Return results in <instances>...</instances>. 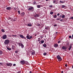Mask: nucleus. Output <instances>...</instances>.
I'll return each instance as SVG.
<instances>
[{
  "mask_svg": "<svg viewBox=\"0 0 73 73\" xmlns=\"http://www.w3.org/2000/svg\"><path fill=\"white\" fill-rule=\"evenodd\" d=\"M60 17H62V15H60Z\"/></svg>",
  "mask_w": 73,
  "mask_h": 73,
  "instance_id": "680f3d73",
  "label": "nucleus"
},
{
  "mask_svg": "<svg viewBox=\"0 0 73 73\" xmlns=\"http://www.w3.org/2000/svg\"><path fill=\"white\" fill-rule=\"evenodd\" d=\"M60 2L61 3H64V1H60Z\"/></svg>",
  "mask_w": 73,
  "mask_h": 73,
  "instance_id": "e433bc0d",
  "label": "nucleus"
},
{
  "mask_svg": "<svg viewBox=\"0 0 73 73\" xmlns=\"http://www.w3.org/2000/svg\"><path fill=\"white\" fill-rule=\"evenodd\" d=\"M29 73V72L28 71H26V73Z\"/></svg>",
  "mask_w": 73,
  "mask_h": 73,
  "instance_id": "603ef678",
  "label": "nucleus"
},
{
  "mask_svg": "<svg viewBox=\"0 0 73 73\" xmlns=\"http://www.w3.org/2000/svg\"><path fill=\"white\" fill-rule=\"evenodd\" d=\"M21 45L22 48H23L24 47V45H23V44L22 43H21Z\"/></svg>",
  "mask_w": 73,
  "mask_h": 73,
  "instance_id": "f8f14e48",
  "label": "nucleus"
},
{
  "mask_svg": "<svg viewBox=\"0 0 73 73\" xmlns=\"http://www.w3.org/2000/svg\"><path fill=\"white\" fill-rule=\"evenodd\" d=\"M57 16H58L60 15V14H59V13H58L57 14Z\"/></svg>",
  "mask_w": 73,
  "mask_h": 73,
  "instance_id": "8fccbe9b",
  "label": "nucleus"
},
{
  "mask_svg": "<svg viewBox=\"0 0 73 73\" xmlns=\"http://www.w3.org/2000/svg\"><path fill=\"white\" fill-rule=\"evenodd\" d=\"M62 49L64 50H66V47L65 46H63L62 47Z\"/></svg>",
  "mask_w": 73,
  "mask_h": 73,
  "instance_id": "9d476101",
  "label": "nucleus"
},
{
  "mask_svg": "<svg viewBox=\"0 0 73 73\" xmlns=\"http://www.w3.org/2000/svg\"><path fill=\"white\" fill-rule=\"evenodd\" d=\"M18 12L19 15H20V11H18Z\"/></svg>",
  "mask_w": 73,
  "mask_h": 73,
  "instance_id": "473e14b6",
  "label": "nucleus"
},
{
  "mask_svg": "<svg viewBox=\"0 0 73 73\" xmlns=\"http://www.w3.org/2000/svg\"><path fill=\"white\" fill-rule=\"evenodd\" d=\"M71 39H73V34L72 35V37L71 38Z\"/></svg>",
  "mask_w": 73,
  "mask_h": 73,
  "instance_id": "a18cd8bd",
  "label": "nucleus"
},
{
  "mask_svg": "<svg viewBox=\"0 0 73 73\" xmlns=\"http://www.w3.org/2000/svg\"><path fill=\"white\" fill-rule=\"evenodd\" d=\"M6 38H7V35H4V36H3L2 37V38L3 39H6Z\"/></svg>",
  "mask_w": 73,
  "mask_h": 73,
  "instance_id": "0eeeda50",
  "label": "nucleus"
},
{
  "mask_svg": "<svg viewBox=\"0 0 73 73\" xmlns=\"http://www.w3.org/2000/svg\"><path fill=\"white\" fill-rule=\"evenodd\" d=\"M41 44H43V43H44V40H41Z\"/></svg>",
  "mask_w": 73,
  "mask_h": 73,
  "instance_id": "bb28decb",
  "label": "nucleus"
},
{
  "mask_svg": "<svg viewBox=\"0 0 73 73\" xmlns=\"http://www.w3.org/2000/svg\"><path fill=\"white\" fill-rule=\"evenodd\" d=\"M9 19H11V17H9Z\"/></svg>",
  "mask_w": 73,
  "mask_h": 73,
  "instance_id": "0e129e2a",
  "label": "nucleus"
},
{
  "mask_svg": "<svg viewBox=\"0 0 73 73\" xmlns=\"http://www.w3.org/2000/svg\"><path fill=\"white\" fill-rule=\"evenodd\" d=\"M24 15H25V13L23 12L21 13V16H24Z\"/></svg>",
  "mask_w": 73,
  "mask_h": 73,
  "instance_id": "2eb2a0df",
  "label": "nucleus"
},
{
  "mask_svg": "<svg viewBox=\"0 0 73 73\" xmlns=\"http://www.w3.org/2000/svg\"><path fill=\"white\" fill-rule=\"evenodd\" d=\"M65 66H66V67H67V66H68V64H65Z\"/></svg>",
  "mask_w": 73,
  "mask_h": 73,
  "instance_id": "3c124183",
  "label": "nucleus"
},
{
  "mask_svg": "<svg viewBox=\"0 0 73 73\" xmlns=\"http://www.w3.org/2000/svg\"><path fill=\"white\" fill-rule=\"evenodd\" d=\"M54 27H57V25H54Z\"/></svg>",
  "mask_w": 73,
  "mask_h": 73,
  "instance_id": "a19ab883",
  "label": "nucleus"
},
{
  "mask_svg": "<svg viewBox=\"0 0 73 73\" xmlns=\"http://www.w3.org/2000/svg\"><path fill=\"white\" fill-rule=\"evenodd\" d=\"M57 15H55L54 16V18H56V17H57Z\"/></svg>",
  "mask_w": 73,
  "mask_h": 73,
  "instance_id": "a878e982",
  "label": "nucleus"
},
{
  "mask_svg": "<svg viewBox=\"0 0 73 73\" xmlns=\"http://www.w3.org/2000/svg\"><path fill=\"white\" fill-rule=\"evenodd\" d=\"M31 54L32 55H34L35 54V51H34V52H33Z\"/></svg>",
  "mask_w": 73,
  "mask_h": 73,
  "instance_id": "dca6fc26",
  "label": "nucleus"
},
{
  "mask_svg": "<svg viewBox=\"0 0 73 73\" xmlns=\"http://www.w3.org/2000/svg\"><path fill=\"white\" fill-rule=\"evenodd\" d=\"M20 62V63L21 64H22V65H23V64H25V61L24 60H21Z\"/></svg>",
  "mask_w": 73,
  "mask_h": 73,
  "instance_id": "39448f33",
  "label": "nucleus"
},
{
  "mask_svg": "<svg viewBox=\"0 0 73 73\" xmlns=\"http://www.w3.org/2000/svg\"><path fill=\"white\" fill-rule=\"evenodd\" d=\"M15 53H17L18 52V51L17 50L15 51Z\"/></svg>",
  "mask_w": 73,
  "mask_h": 73,
  "instance_id": "c03bdc74",
  "label": "nucleus"
},
{
  "mask_svg": "<svg viewBox=\"0 0 73 73\" xmlns=\"http://www.w3.org/2000/svg\"><path fill=\"white\" fill-rule=\"evenodd\" d=\"M40 7L41 6H40V5H37V8H40Z\"/></svg>",
  "mask_w": 73,
  "mask_h": 73,
  "instance_id": "aec40b11",
  "label": "nucleus"
},
{
  "mask_svg": "<svg viewBox=\"0 0 73 73\" xmlns=\"http://www.w3.org/2000/svg\"><path fill=\"white\" fill-rule=\"evenodd\" d=\"M28 10H29V11H31V10H32V11L33 12V11H34V8H33V7H32L29 8L28 9Z\"/></svg>",
  "mask_w": 73,
  "mask_h": 73,
  "instance_id": "7ed1b4c3",
  "label": "nucleus"
},
{
  "mask_svg": "<svg viewBox=\"0 0 73 73\" xmlns=\"http://www.w3.org/2000/svg\"><path fill=\"white\" fill-rule=\"evenodd\" d=\"M48 29H49V28L48 27H46V28H45V29H46V30H48Z\"/></svg>",
  "mask_w": 73,
  "mask_h": 73,
  "instance_id": "2f4dec72",
  "label": "nucleus"
},
{
  "mask_svg": "<svg viewBox=\"0 0 73 73\" xmlns=\"http://www.w3.org/2000/svg\"><path fill=\"white\" fill-rule=\"evenodd\" d=\"M20 36L21 38H24V39H26V38L24 37V36L22 35H20Z\"/></svg>",
  "mask_w": 73,
  "mask_h": 73,
  "instance_id": "423d86ee",
  "label": "nucleus"
},
{
  "mask_svg": "<svg viewBox=\"0 0 73 73\" xmlns=\"http://www.w3.org/2000/svg\"><path fill=\"white\" fill-rule=\"evenodd\" d=\"M61 42V41H60V40H59L58 42V43H60V42Z\"/></svg>",
  "mask_w": 73,
  "mask_h": 73,
  "instance_id": "de8ad7c7",
  "label": "nucleus"
},
{
  "mask_svg": "<svg viewBox=\"0 0 73 73\" xmlns=\"http://www.w3.org/2000/svg\"><path fill=\"white\" fill-rule=\"evenodd\" d=\"M71 48H72V46H70L69 47L68 49L69 50H70L71 49Z\"/></svg>",
  "mask_w": 73,
  "mask_h": 73,
  "instance_id": "393cba45",
  "label": "nucleus"
},
{
  "mask_svg": "<svg viewBox=\"0 0 73 73\" xmlns=\"http://www.w3.org/2000/svg\"><path fill=\"white\" fill-rule=\"evenodd\" d=\"M69 37L70 38H72V36L70 35V36H69Z\"/></svg>",
  "mask_w": 73,
  "mask_h": 73,
  "instance_id": "4c0bfd02",
  "label": "nucleus"
},
{
  "mask_svg": "<svg viewBox=\"0 0 73 73\" xmlns=\"http://www.w3.org/2000/svg\"><path fill=\"white\" fill-rule=\"evenodd\" d=\"M65 7V6L64 5H62V8H64Z\"/></svg>",
  "mask_w": 73,
  "mask_h": 73,
  "instance_id": "b1692460",
  "label": "nucleus"
},
{
  "mask_svg": "<svg viewBox=\"0 0 73 73\" xmlns=\"http://www.w3.org/2000/svg\"><path fill=\"white\" fill-rule=\"evenodd\" d=\"M37 26H40V24H38L37 25Z\"/></svg>",
  "mask_w": 73,
  "mask_h": 73,
  "instance_id": "37998d69",
  "label": "nucleus"
},
{
  "mask_svg": "<svg viewBox=\"0 0 73 73\" xmlns=\"http://www.w3.org/2000/svg\"><path fill=\"white\" fill-rule=\"evenodd\" d=\"M7 50H11V48H7Z\"/></svg>",
  "mask_w": 73,
  "mask_h": 73,
  "instance_id": "4be33fe9",
  "label": "nucleus"
},
{
  "mask_svg": "<svg viewBox=\"0 0 73 73\" xmlns=\"http://www.w3.org/2000/svg\"><path fill=\"white\" fill-rule=\"evenodd\" d=\"M12 36H13V37H16L17 36L16 35H13Z\"/></svg>",
  "mask_w": 73,
  "mask_h": 73,
  "instance_id": "ea45409f",
  "label": "nucleus"
},
{
  "mask_svg": "<svg viewBox=\"0 0 73 73\" xmlns=\"http://www.w3.org/2000/svg\"><path fill=\"white\" fill-rule=\"evenodd\" d=\"M27 25L29 27H32V25L31 24H28Z\"/></svg>",
  "mask_w": 73,
  "mask_h": 73,
  "instance_id": "f3484780",
  "label": "nucleus"
},
{
  "mask_svg": "<svg viewBox=\"0 0 73 73\" xmlns=\"http://www.w3.org/2000/svg\"><path fill=\"white\" fill-rule=\"evenodd\" d=\"M21 71H18V73H21Z\"/></svg>",
  "mask_w": 73,
  "mask_h": 73,
  "instance_id": "09e8293b",
  "label": "nucleus"
},
{
  "mask_svg": "<svg viewBox=\"0 0 73 73\" xmlns=\"http://www.w3.org/2000/svg\"><path fill=\"white\" fill-rule=\"evenodd\" d=\"M12 20H13V21H16V20H17V18H16L15 17H14L12 19Z\"/></svg>",
  "mask_w": 73,
  "mask_h": 73,
  "instance_id": "1a4fd4ad",
  "label": "nucleus"
},
{
  "mask_svg": "<svg viewBox=\"0 0 73 73\" xmlns=\"http://www.w3.org/2000/svg\"><path fill=\"white\" fill-rule=\"evenodd\" d=\"M72 44H71L70 45V46H72Z\"/></svg>",
  "mask_w": 73,
  "mask_h": 73,
  "instance_id": "052dcab7",
  "label": "nucleus"
},
{
  "mask_svg": "<svg viewBox=\"0 0 73 73\" xmlns=\"http://www.w3.org/2000/svg\"><path fill=\"white\" fill-rule=\"evenodd\" d=\"M6 65L8 66H11L12 65V64L11 63H6Z\"/></svg>",
  "mask_w": 73,
  "mask_h": 73,
  "instance_id": "20e7f679",
  "label": "nucleus"
},
{
  "mask_svg": "<svg viewBox=\"0 0 73 73\" xmlns=\"http://www.w3.org/2000/svg\"><path fill=\"white\" fill-rule=\"evenodd\" d=\"M3 53V52L2 51L0 50V54H2Z\"/></svg>",
  "mask_w": 73,
  "mask_h": 73,
  "instance_id": "cd10ccee",
  "label": "nucleus"
},
{
  "mask_svg": "<svg viewBox=\"0 0 73 73\" xmlns=\"http://www.w3.org/2000/svg\"><path fill=\"white\" fill-rule=\"evenodd\" d=\"M58 46V45L57 44H54V46L55 47H57V46Z\"/></svg>",
  "mask_w": 73,
  "mask_h": 73,
  "instance_id": "ddd939ff",
  "label": "nucleus"
},
{
  "mask_svg": "<svg viewBox=\"0 0 73 73\" xmlns=\"http://www.w3.org/2000/svg\"><path fill=\"white\" fill-rule=\"evenodd\" d=\"M65 17V15H63L62 16V18H64Z\"/></svg>",
  "mask_w": 73,
  "mask_h": 73,
  "instance_id": "c756f323",
  "label": "nucleus"
},
{
  "mask_svg": "<svg viewBox=\"0 0 73 73\" xmlns=\"http://www.w3.org/2000/svg\"><path fill=\"white\" fill-rule=\"evenodd\" d=\"M1 31H2V32H5V31H4V29H2L1 30Z\"/></svg>",
  "mask_w": 73,
  "mask_h": 73,
  "instance_id": "5701e85b",
  "label": "nucleus"
},
{
  "mask_svg": "<svg viewBox=\"0 0 73 73\" xmlns=\"http://www.w3.org/2000/svg\"><path fill=\"white\" fill-rule=\"evenodd\" d=\"M50 15H52V14H53V12L51 11L50 12Z\"/></svg>",
  "mask_w": 73,
  "mask_h": 73,
  "instance_id": "7c9ffc66",
  "label": "nucleus"
},
{
  "mask_svg": "<svg viewBox=\"0 0 73 73\" xmlns=\"http://www.w3.org/2000/svg\"><path fill=\"white\" fill-rule=\"evenodd\" d=\"M56 34L57 33V32H56Z\"/></svg>",
  "mask_w": 73,
  "mask_h": 73,
  "instance_id": "774afa93",
  "label": "nucleus"
},
{
  "mask_svg": "<svg viewBox=\"0 0 73 73\" xmlns=\"http://www.w3.org/2000/svg\"><path fill=\"white\" fill-rule=\"evenodd\" d=\"M18 44L19 46H21V43H19Z\"/></svg>",
  "mask_w": 73,
  "mask_h": 73,
  "instance_id": "c9c22d12",
  "label": "nucleus"
},
{
  "mask_svg": "<svg viewBox=\"0 0 73 73\" xmlns=\"http://www.w3.org/2000/svg\"><path fill=\"white\" fill-rule=\"evenodd\" d=\"M15 46L14 45H12V48L13 49H15Z\"/></svg>",
  "mask_w": 73,
  "mask_h": 73,
  "instance_id": "4468645a",
  "label": "nucleus"
},
{
  "mask_svg": "<svg viewBox=\"0 0 73 73\" xmlns=\"http://www.w3.org/2000/svg\"><path fill=\"white\" fill-rule=\"evenodd\" d=\"M29 73H32V71H30Z\"/></svg>",
  "mask_w": 73,
  "mask_h": 73,
  "instance_id": "e2e57ef3",
  "label": "nucleus"
},
{
  "mask_svg": "<svg viewBox=\"0 0 73 73\" xmlns=\"http://www.w3.org/2000/svg\"><path fill=\"white\" fill-rule=\"evenodd\" d=\"M6 9L7 10H10V9H11V7H7Z\"/></svg>",
  "mask_w": 73,
  "mask_h": 73,
  "instance_id": "9b49d317",
  "label": "nucleus"
},
{
  "mask_svg": "<svg viewBox=\"0 0 73 73\" xmlns=\"http://www.w3.org/2000/svg\"><path fill=\"white\" fill-rule=\"evenodd\" d=\"M43 46H44V47H46V44H44Z\"/></svg>",
  "mask_w": 73,
  "mask_h": 73,
  "instance_id": "6ab92c4d",
  "label": "nucleus"
},
{
  "mask_svg": "<svg viewBox=\"0 0 73 73\" xmlns=\"http://www.w3.org/2000/svg\"><path fill=\"white\" fill-rule=\"evenodd\" d=\"M48 0H46V1H48Z\"/></svg>",
  "mask_w": 73,
  "mask_h": 73,
  "instance_id": "69168bd1",
  "label": "nucleus"
},
{
  "mask_svg": "<svg viewBox=\"0 0 73 73\" xmlns=\"http://www.w3.org/2000/svg\"><path fill=\"white\" fill-rule=\"evenodd\" d=\"M34 16L35 17H39V14H36Z\"/></svg>",
  "mask_w": 73,
  "mask_h": 73,
  "instance_id": "6e6552de",
  "label": "nucleus"
},
{
  "mask_svg": "<svg viewBox=\"0 0 73 73\" xmlns=\"http://www.w3.org/2000/svg\"><path fill=\"white\" fill-rule=\"evenodd\" d=\"M70 19H72V20H73V17H71Z\"/></svg>",
  "mask_w": 73,
  "mask_h": 73,
  "instance_id": "49530a36",
  "label": "nucleus"
},
{
  "mask_svg": "<svg viewBox=\"0 0 73 73\" xmlns=\"http://www.w3.org/2000/svg\"><path fill=\"white\" fill-rule=\"evenodd\" d=\"M64 72L63 71H62L61 72V73H63Z\"/></svg>",
  "mask_w": 73,
  "mask_h": 73,
  "instance_id": "5fc2aeb1",
  "label": "nucleus"
},
{
  "mask_svg": "<svg viewBox=\"0 0 73 73\" xmlns=\"http://www.w3.org/2000/svg\"><path fill=\"white\" fill-rule=\"evenodd\" d=\"M0 65H3V64L2 63H0Z\"/></svg>",
  "mask_w": 73,
  "mask_h": 73,
  "instance_id": "6e6d98bb",
  "label": "nucleus"
},
{
  "mask_svg": "<svg viewBox=\"0 0 73 73\" xmlns=\"http://www.w3.org/2000/svg\"><path fill=\"white\" fill-rule=\"evenodd\" d=\"M26 37L27 39H29L30 40V37L28 36H27Z\"/></svg>",
  "mask_w": 73,
  "mask_h": 73,
  "instance_id": "412c9836",
  "label": "nucleus"
},
{
  "mask_svg": "<svg viewBox=\"0 0 73 73\" xmlns=\"http://www.w3.org/2000/svg\"><path fill=\"white\" fill-rule=\"evenodd\" d=\"M13 66H16V64H13Z\"/></svg>",
  "mask_w": 73,
  "mask_h": 73,
  "instance_id": "864d4df0",
  "label": "nucleus"
},
{
  "mask_svg": "<svg viewBox=\"0 0 73 73\" xmlns=\"http://www.w3.org/2000/svg\"><path fill=\"white\" fill-rule=\"evenodd\" d=\"M56 0L54 1L53 2V3H54V4H55V3H56Z\"/></svg>",
  "mask_w": 73,
  "mask_h": 73,
  "instance_id": "f704fd0d",
  "label": "nucleus"
},
{
  "mask_svg": "<svg viewBox=\"0 0 73 73\" xmlns=\"http://www.w3.org/2000/svg\"><path fill=\"white\" fill-rule=\"evenodd\" d=\"M43 55L44 56H46V52H44V53H43Z\"/></svg>",
  "mask_w": 73,
  "mask_h": 73,
  "instance_id": "c85d7f7f",
  "label": "nucleus"
},
{
  "mask_svg": "<svg viewBox=\"0 0 73 73\" xmlns=\"http://www.w3.org/2000/svg\"><path fill=\"white\" fill-rule=\"evenodd\" d=\"M31 38H32V36H30V40H31Z\"/></svg>",
  "mask_w": 73,
  "mask_h": 73,
  "instance_id": "58836bf2",
  "label": "nucleus"
},
{
  "mask_svg": "<svg viewBox=\"0 0 73 73\" xmlns=\"http://www.w3.org/2000/svg\"><path fill=\"white\" fill-rule=\"evenodd\" d=\"M40 38H38V40H40Z\"/></svg>",
  "mask_w": 73,
  "mask_h": 73,
  "instance_id": "338daca9",
  "label": "nucleus"
},
{
  "mask_svg": "<svg viewBox=\"0 0 73 73\" xmlns=\"http://www.w3.org/2000/svg\"><path fill=\"white\" fill-rule=\"evenodd\" d=\"M66 49H67V48H68V46L67 47H66Z\"/></svg>",
  "mask_w": 73,
  "mask_h": 73,
  "instance_id": "bf43d9fd",
  "label": "nucleus"
},
{
  "mask_svg": "<svg viewBox=\"0 0 73 73\" xmlns=\"http://www.w3.org/2000/svg\"><path fill=\"white\" fill-rule=\"evenodd\" d=\"M56 19L57 20H60V18H57Z\"/></svg>",
  "mask_w": 73,
  "mask_h": 73,
  "instance_id": "79ce46f5",
  "label": "nucleus"
},
{
  "mask_svg": "<svg viewBox=\"0 0 73 73\" xmlns=\"http://www.w3.org/2000/svg\"><path fill=\"white\" fill-rule=\"evenodd\" d=\"M9 43V40H6L5 41L4 44L6 45L8 44Z\"/></svg>",
  "mask_w": 73,
  "mask_h": 73,
  "instance_id": "f03ea898",
  "label": "nucleus"
},
{
  "mask_svg": "<svg viewBox=\"0 0 73 73\" xmlns=\"http://www.w3.org/2000/svg\"><path fill=\"white\" fill-rule=\"evenodd\" d=\"M36 2L35 1H34L33 3V5H35L36 4Z\"/></svg>",
  "mask_w": 73,
  "mask_h": 73,
  "instance_id": "a211bd4d",
  "label": "nucleus"
},
{
  "mask_svg": "<svg viewBox=\"0 0 73 73\" xmlns=\"http://www.w3.org/2000/svg\"><path fill=\"white\" fill-rule=\"evenodd\" d=\"M60 21H62V19H61L60 20Z\"/></svg>",
  "mask_w": 73,
  "mask_h": 73,
  "instance_id": "4d7b16f0",
  "label": "nucleus"
},
{
  "mask_svg": "<svg viewBox=\"0 0 73 73\" xmlns=\"http://www.w3.org/2000/svg\"><path fill=\"white\" fill-rule=\"evenodd\" d=\"M57 58L58 59V61H61V60H62V58H61V57H60V55H58L57 56Z\"/></svg>",
  "mask_w": 73,
  "mask_h": 73,
  "instance_id": "f257e3e1",
  "label": "nucleus"
},
{
  "mask_svg": "<svg viewBox=\"0 0 73 73\" xmlns=\"http://www.w3.org/2000/svg\"><path fill=\"white\" fill-rule=\"evenodd\" d=\"M49 7H50V8H52V7H53V5H51L50 6H49Z\"/></svg>",
  "mask_w": 73,
  "mask_h": 73,
  "instance_id": "72a5a7b5",
  "label": "nucleus"
},
{
  "mask_svg": "<svg viewBox=\"0 0 73 73\" xmlns=\"http://www.w3.org/2000/svg\"><path fill=\"white\" fill-rule=\"evenodd\" d=\"M39 44H41V41H40V42H39Z\"/></svg>",
  "mask_w": 73,
  "mask_h": 73,
  "instance_id": "13d9d810",
  "label": "nucleus"
}]
</instances>
